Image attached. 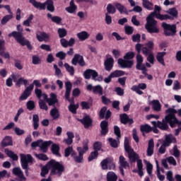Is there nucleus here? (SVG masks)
<instances>
[{
  "instance_id": "f257e3e1",
  "label": "nucleus",
  "mask_w": 181,
  "mask_h": 181,
  "mask_svg": "<svg viewBox=\"0 0 181 181\" xmlns=\"http://www.w3.org/2000/svg\"><path fill=\"white\" fill-rule=\"evenodd\" d=\"M155 17L158 19V13L153 11L146 18L145 29L148 33H159L160 32L159 27H158V21L155 20Z\"/></svg>"
},
{
  "instance_id": "f03ea898",
  "label": "nucleus",
  "mask_w": 181,
  "mask_h": 181,
  "mask_svg": "<svg viewBox=\"0 0 181 181\" xmlns=\"http://www.w3.org/2000/svg\"><path fill=\"white\" fill-rule=\"evenodd\" d=\"M29 2L34 6V8H35V9H38V11H45L46 6L49 12H53L54 11V2H53V0H47L44 3L36 0H29Z\"/></svg>"
},
{
  "instance_id": "7ed1b4c3",
  "label": "nucleus",
  "mask_w": 181,
  "mask_h": 181,
  "mask_svg": "<svg viewBox=\"0 0 181 181\" xmlns=\"http://www.w3.org/2000/svg\"><path fill=\"white\" fill-rule=\"evenodd\" d=\"M83 148L77 147V151L78 152V156H77V152L75 151L72 154V158L76 163H83V156L84 153L88 151V139H85L82 142Z\"/></svg>"
},
{
  "instance_id": "20e7f679",
  "label": "nucleus",
  "mask_w": 181,
  "mask_h": 181,
  "mask_svg": "<svg viewBox=\"0 0 181 181\" xmlns=\"http://www.w3.org/2000/svg\"><path fill=\"white\" fill-rule=\"evenodd\" d=\"M124 146L125 152L128 153L130 163H135V162L139 160V155H138V153L134 151V148L129 146V140L127 137L124 138Z\"/></svg>"
},
{
  "instance_id": "39448f33",
  "label": "nucleus",
  "mask_w": 181,
  "mask_h": 181,
  "mask_svg": "<svg viewBox=\"0 0 181 181\" xmlns=\"http://www.w3.org/2000/svg\"><path fill=\"white\" fill-rule=\"evenodd\" d=\"M48 165L51 167V175H52L60 177L65 170L64 165L56 160H50Z\"/></svg>"
},
{
  "instance_id": "423d86ee",
  "label": "nucleus",
  "mask_w": 181,
  "mask_h": 181,
  "mask_svg": "<svg viewBox=\"0 0 181 181\" xmlns=\"http://www.w3.org/2000/svg\"><path fill=\"white\" fill-rule=\"evenodd\" d=\"M8 37H14L15 40H16V42L19 43V45H21V46H27V48L29 50H32V49H33L32 45L30 44V42L25 39L24 37L22 36V34L19 33L12 32L11 33L8 34Z\"/></svg>"
},
{
  "instance_id": "0eeeda50",
  "label": "nucleus",
  "mask_w": 181,
  "mask_h": 181,
  "mask_svg": "<svg viewBox=\"0 0 181 181\" xmlns=\"http://www.w3.org/2000/svg\"><path fill=\"white\" fill-rule=\"evenodd\" d=\"M163 29V35L166 37L176 36L177 33V28L175 24H168L167 23H163L161 25Z\"/></svg>"
},
{
  "instance_id": "6e6552de",
  "label": "nucleus",
  "mask_w": 181,
  "mask_h": 181,
  "mask_svg": "<svg viewBox=\"0 0 181 181\" xmlns=\"http://www.w3.org/2000/svg\"><path fill=\"white\" fill-rule=\"evenodd\" d=\"M21 163L22 169L25 170V173L28 176V173H29V163H33V157L30 154H21Z\"/></svg>"
},
{
  "instance_id": "1a4fd4ad",
  "label": "nucleus",
  "mask_w": 181,
  "mask_h": 181,
  "mask_svg": "<svg viewBox=\"0 0 181 181\" xmlns=\"http://www.w3.org/2000/svg\"><path fill=\"white\" fill-rule=\"evenodd\" d=\"M127 76L128 74H125V71L121 70H115L112 72L107 78H105L104 81L106 84H110L111 83L112 78H115L117 77H122V76Z\"/></svg>"
},
{
  "instance_id": "9d476101",
  "label": "nucleus",
  "mask_w": 181,
  "mask_h": 181,
  "mask_svg": "<svg viewBox=\"0 0 181 181\" xmlns=\"http://www.w3.org/2000/svg\"><path fill=\"white\" fill-rule=\"evenodd\" d=\"M71 64H73V66L79 64L81 67H84V66H86V61H84V57L82 55L75 54L71 59Z\"/></svg>"
},
{
  "instance_id": "9b49d317",
  "label": "nucleus",
  "mask_w": 181,
  "mask_h": 181,
  "mask_svg": "<svg viewBox=\"0 0 181 181\" xmlns=\"http://www.w3.org/2000/svg\"><path fill=\"white\" fill-rule=\"evenodd\" d=\"M151 124L153 127H158L161 131H168V129H169V124H168V122H166V117L163 119L162 122L153 121L151 122Z\"/></svg>"
},
{
  "instance_id": "f8f14e48",
  "label": "nucleus",
  "mask_w": 181,
  "mask_h": 181,
  "mask_svg": "<svg viewBox=\"0 0 181 181\" xmlns=\"http://www.w3.org/2000/svg\"><path fill=\"white\" fill-rule=\"evenodd\" d=\"M98 76V72L97 71L88 69H86L83 73V77L86 78V80H90L92 77V80H95L97 77Z\"/></svg>"
},
{
  "instance_id": "ddd939ff",
  "label": "nucleus",
  "mask_w": 181,
  "mask_h": 181,
  "mask_svg": "<svg viewBox=\"0 0 181 181\" xmlns=\"http://www.w3.org/2000/svg\"><path fill=\"white\" fill-rule=\"evenodd\" d=\"M117 64L120 67H122V69H132V66H134V61L119 58L117 60Z\"/></svg>"
},
{
  "instance_id": "4468645a",
  "label": "nucleus",
  "mask_w": 181,
  "mask_h": 181,
  "mask_svg": "<svg viewBox=\"0 0 181 181\" xmlns=\"http://www.w3.org/2000/svg\"><path fill=\"white\" fill-rule=\"evenodd\" d=\"M106 106L103 107L99 112V117L100 119H110L111 118L112 112L110 110H107Z\"/></svg>"
},
{
  "instance_id": "2eb2a0df",
  "label": "nucleus",
  "mask_w": 181,
  "mask_h": 181,
  "mask_svg": "<svg viewBox=\"0 0 181 181\" xmlns=\"http://www.w3.org/2000/svg\"><path fill=\"white\" fill-rule=\"evenodd\" d=\"M34 86L33 84H30L29 86H28L23 93L21 94V95L19 98V100L21 101H23L26 100L30 95L32 94V91H33Z\"/></svg>"
},
{
  "instance_id": "dca6fc26",
  "label": "nucleus",
  "mask_w": 181,
  "mask_h": 181,
  "mask_svg": "<svg viewBox=\"0 0 181 181\" xmlns=\"http://www.w3.org/2000/svg\"><path fill=\"white\" fill-rule=\"evenodd\" d=\"M79 122L83 125L86 129H88V128H90V127L93 125V119H91L90 115H86L82 119H79Z\"/></svg>"
},
{
  "instance_id": "f3484780",
  "label": "nucleus",
  "mask_w": 181,
  "mask_h": 181,
  "mask_svg": "<svg viewBox=\"0 0 181 181\" xmlns=\"http://www.w3.org/2000/svg\"><path fill=\"white\" fill-rule=\"evenodd\" d=\"M1 148H6L7 146H13V139L11 136H6L0 143Z\"/></svg>"
},
{
  "instance_id": "a211bd4d",
  "label": "nucleus",
  "mask_w": 181,
  "mask_h": 181,
  "mask_svg": "<svg viewBox=\"0 0 181 181\" xmlns=\"http://www.w3.org/2000/svg\"><path fill=\"white\" fill-rule=\"evenodd\" d=\"M165 121L169 124L170 128L176 127V125L181 127V122L177 119V117H165Z\"/></svg>"
},
{
  "instance_id": "6ab92c4d",
  "label": "nucleus",
  "mask_w": 181,
  "mask_h": 181,
  "mask_svg": "<svg viewBox=\"0 0 181 181\" xmlns=\"http://www.w3.org/2000/svg\"><path fill=\"white\" fill-rule=\"evenodd\" d=\"M87 90L88 91H93V94H98L99 95H103V87L100 85L93 86V85L89 84L87 86Z\"/></svg>"
},
{
  "instance_id": "aec40b11",
  "label": "nucleus",
  "mask_w": 181,
  "mask_h": 181,
  "mask_svg": "<svg viewBox=\"0 0 181 181\" xmlns=\"http://www.w3.org/2000/svg\"><path fill=\"white\" fill-rule=\"evenodd\" d=\"M49 100H47V103L48 104L49 107H56V104L59 103V99H57V95L54 93H51L49 94Z\"/></svg>"
},
{
  "instance_id": "412c9836",
  "label": "nucleus",
  "mask_w": 181,
  "mask_h": 181,
  "mask_svg": "<svg viewBox=\"0 0 181 181\" xmlns=\"http://www.w3.org/2000/svg\"><path fill=\"white\" fill-rule=\"evenodd\" d=\"M119 118L121 124H123L124 125H127V124H129V125H132V124H134V119L129 118L128 115L126 113L121 114L119 115Z\"/></svg>"
},
{
  "instance_id": "4be33fe9",
  "label": "nucleus",
  "mask_w": 181,
  "mask_h": 181,
  "mask_svg": "<svg viewBox=\"0 0 181 181\" xmlns=\"http://www.w3.org/2000/svg\"><path fill=\"white\" fill-rule=\"evenodd\" d=\"M13 173L15 175V176H17L18 179V181H26V177L23 175V172L19 167H16L13 169Z\"/></svg>"
},
{
  "instance_id": "5701e85b",
  "label": "nucleus",
  "mask_w": 181,
  "mask_h": 181,
  "mask_svg": "<svg viewBox=\"0 0 181 181\" xmlns=\"http://www.w3.org/2000/svg\"><path fill=\"white\" fill-rule=\"evenodd\" d=\"M105 70L111 71L114 67V58L112 57H107L104 62Z\"/></svg>"
},
{
  "instance_id": "b1692460",
  "label": "nucleus",
  "mask_w": 181,
  "mask_h": 181,
  "mask_svg": "<svg viewBox=\"0 0 181 181\" xmlns=\"http://www.w3.org/2000/svg\"><path fill=\"white\" fill-rule=\"evenodd\" d=\"M36 38L38 42H49L50 40V35L45 32H41L39 34H36Z\"/></svg>"
},
{
  "instance_id": "393cba45",
  "label": "nucleus",
  "mask_w": 181,
  "mask_h": 181,
  "mask_svg": "<svg viewBox=\"0 0 181 181\" xmlns=\"http://www.w3.org/2000/svg\"><path fill=\"white\" fill-rule=\"evenodd\" d=\"M146 47H144L142 48V53L143 54H147V53H153L152 50H153V46H155V44H153V41H148L146 44Z\"/></svg>"
},
{
  "instance_id": "a878e982",
  "label": "nucleus",
  "mask_w": 181,
  "mask_h": 181,
  "mask_svg": "<svg viewBox=\"0 0 181 181\" xmlns=\"http://www.w3.org/2000/svg\"><path fill=\"white\" fill-rule=\"evenodd\" d=\"M100 128H101V131H100V135L102 136H105V135H107V134H108V122L103 120L100 122Z\"/></svg>"
},
{
  "instance_id": "bb28decb",
  "label": "nucleus",
  "mask_w": 181,
  "mask_h": 181,
  "mask_svg": "<svg viewBox=\"0 0 181 181\" xmlns=\"http://www.w3.org/2000/svg\"><path fill=\"white\" fill-rule=\"evenodd\" d=\"M176 143V138L172 137L170 135H166L165 140L163 142V145L166 147L170 146L171 144Z\"/></svg>"
},
{
  "instance_id": "cd10ccee",
  "label": "nucleus",
  "mask_w": 181,
  "mask_h": 181,
  "mask_svg": "<svg viewBox=\"0 0 181 181\" xmlns=\"http://www.w3.org/2000/svg\"><path fill=\"white\" fill-rule=\"evenodd\" d=\"M140 131L142 133L143 136H145V134L152 132V127L148 124H141L140 126Z\"/></svg>"
},
{
  "instance_id": "c85d7f7f",
  "label": "nucleus",
  "mask_w": 181,
  "mask_h": 181,
  "mask_svg": "<svg viewBox=\"0 0 181 181\" xmlns=\"http://www.w3.org/2000/svg\"><path fill=\"white\" fill-rule=\"evenodd\" d=\"M52 144H53V141H42L40 144V151H42V152H43L44 153H46V152H47V149L49 148V146H50V145H52Z\"/></svg>"
},
{
  "instance_id": "c756f323",
  "label": "nucleus",
  "mask_w": 181,
  "mask_h": 181,
  "mask_svg": "<svg viewBox=\"0 0 181 181\" xmlns=\"http://www.w3.org/2000/svg\"><path fill=\"white\" fill-rule=\"evenodd\" d=\"M165 13H168V15H170L171 18H173V19H177L179 16V11H177L176 7L169 8L168 11H165Z\"/></svg>"
},
{
  "instance_id": "7c9ffc66",
  "label": "nucleus",
  "mask_w": 181,
  "mask_h": 181,
  "mask_svg": "<svg viewBox=\"0 0 181 181\" xmlns=\"http://www.w3.org/2000/svg\"><path fill=\"white\" fill-rule=\"evenodd\" d=\"M76 36L81 42H84V40H87L90 37V34L87 31H82L78 33Z\"/></svg>"
},
{
  "instance_id": "2f4dec72",
  "label": "nucleus",
  "mask_w": 181,
  "mask_h": 181,
  "mask_svg": "<svg viewBox=\"0 0 181 181\" xmlns=\"http://www.w3.org/2000/svg\"><path fill=\"white\" fill-rule=\"evenodd\" d=\"M47 18H48L49 19H51L52 22H54V23H57V25H60V23H62V21H63V19L59 16H53L50 13H48L47 14Z\"/></svg>"
},
{
  "instance_id": "473e14b6",
  "label": "nucleus",
  "mask_w": 181,
  "mask_h": 181,
  "mask_svg": "<svg viewBox=\"0 0 181 181\" xmlns=\"http://www.w3.org/2000/svg\"><path fill=\"white\" fill-rule=\"evenodd\" d=\"M155 146V143L153 139H151L148 141V145L147 148V156H152L153 155V148Z\"/></svg>"
},
{
  "instance_id": "72a5a7b5",
  "label": "nucleus",
  "mask_w": 181,
  "mask_h": 181,
  "mask_svg": "<svg viewBox=\"0 0 181 181\" xmlns=\"http://www.w3.org/2000/svg\"><path fill=\"white\" fill-rule=\"evenodd\" d=\"M65 10L69 13H74V12L77 11V6H76V4H74V0H71L69 3V6L66 7Z\"/></svg>"
},
{
  "instance_id": "f704fd0d",
  "label": "nucleus",
  "mask_w": 181,
  "mask_h": 181,
  "mask_svg": "<svg viewBox=\"0 0 181 181\" xmlns=\"http://www.w3.org/2000/svg\"><path fill=\"white\" fill-rule=\"evenodd\" d=\"M51 151L55 156H61L60 155V146L59 144H52L51 146Z\"/></svg>"
},
{
  "instance_id": "c9c22d12",
  "label": "nucleus",
  "mask_w": 181,
  "mask_h": 181,
  "mask_svg": "<svg viewBox=\"0 0 181 181\" xmlns=\"http://www.w3.org/2000/svg\"><path fill=\"white\" fill-rule=\"evenodd\" d=\"M4 153H6V155H7L8 158H11L12 160H18V159H19V157L17 154L13 153V151L8 150V148L4 149Z\"/></svg>"
},
{
  "instance_id": "e433bc0d",
  "label": "nucleus",
  "mask_w": 181,
  "mask_h": 181,
  "mask_svg": "<svg viewBox=\"0 0 181 181\" xmlns=\"http://www.w3.org/2000/svg\"><path fill=\"white\" fill-rule=\"evenodd\" d=\"M166 56V52H158L156 55V59L160 63V64H162V66H165V59L163 57Z\"/></svg>"
},
{
  "instance_id": "4c0bfd02",
  "label": "nucleus",
  "mask_w": 181,
  "mask_h": 181,
  "mask_svg": "<svg viewBox=\"0 0 181 181\" xmlns=\"http://www.w3.org/2000/svg\"><path fill=\"white\" fill-rule=\"evenodd\" d=\"M50 115L52 119L56 120L60 118V113L59 112V109L57 107H54L50 110Z\"/></svg>"
},
{
  "instance_id": "58836bf2",
  "label": "nucleus",
  "mask_w": 181,
  "mask_h": 181,
  "mask_svg": "<svg viewBox=\"0 0 181 181\" xmlns=\"http://www.w3.org/2000/svg\"><path fill=\"white\" fill-rule=\"evenodd\" d=\"M142 6L145 9H147V11L153 10V4L149 1V0H142Z\"/></svg>"
},
{
  "instance_id": "ea45409f",
  "label": "nucleus",
  "mask_w": 181,
  "mask_h": 181,
  "mask_svg": "<svg viewBox=\"0 0 181 181\" xmlns=\"http://www.w3.org/2000/svg\"><path fill=\"white\" fill-rule=\"evenodd\" d=\"M115 8L119 11V13H125L126 15H128V9L125 8V6L119 3H117L115 4Z\"/></svg>"
},
{
  "instance_id": "a19ab883",
  "label": "nucleus",
  "mask_w": 181,
  "mask_h": 181,
  "mask_svg": "<svg viewBox=\"0 0 181 181\" xmlns=\"http://www.w3.org/2000/svg\"><path fill=\"white\" fill-rule=\"evenodd\" d=\"M119 163L120 166H122V168H123L124 169H127V167L129 166V163H128V161L127 160L125 157H124V156H119Z\"/></svg>"
},
{
  "instance_id": "79ce46f5",
  "label": "nucleus",
  "mask_w": 181,
  "mask_h": 181,
  "mask_svg": "<svg viewBox=\"0 0 181 181\" xmlns=\"http://www.w3.org/2000/svg\"><path fill=\"white\" fill-rule=\"evenodd\" d=\"M107 181H117L118 180V176L115 175V173L110 171L107 173Z\"/></svg>"
},
{
  "instance_id": "37998d69",
  "label": "nucleus",
  "mask_w": 181,
  "mask_h": 181,
  "mask_svg": "<svg viewBox=\"0 0 181 181\" xmlns=\"http://www.w3.org/2000/svg\"><path fill=\"white\" fill-rule=\"evenodd\" d=\"M165 112L168 115H167L165 118H171L173 117H176L175 114H177V110H176L175 109H173L172 107L168 108Z\"/></svg>"
},
{
  "instance_id": "c03bdc74",
  "label": "nucleus",
  "mask_w": 181,
  "mask_h": 181,
  "mask_svg": "<svg viewBox=\"0 0 181 181\" xmlns=\"http://www.w3.org/2000/svg\"><path fill=\"white\" fill-rule=\"evenodd\" d=\"M51 167L50 165H49V162L41 168V173L40 175L42 176V177H45V176H46V175H47V173H49V170H50Z\"/></svg>"
},
{
  "instance_id": "a18cd8bd",
  "label": "nucleus",
  "mask_w": 181,
  "mask_h": 181,
  "mask_svg": "<svg viewBox=\"0 0 181 181\" xmlns=\"http://www.w3.org/2000/svg\"><path fill=\"white\" fill-rule=\"evenodd\" d=\"M76 151L74 149H73V146H68L67 148H65L64 150V156L65 158H69V156H71L73 158V153H75Z\"/></svg>"
},
{
  "instance_id": "49530a36",
  "label": "nucleus",
  "mask_w": 181,
  "mask_h": 181,
  "mask_svg": "<svg viewBox=\"0 0 181 181\" xmlns=\"http://www.w3.org/2000/svg\"><path fill=\"white\" fill-rule=\"evenodd\" d=\"M157 19H160V21H173V17L168 15V14H160V13H158Z\"/></svg>"
},
{
  "instance_id": "de8ad7c7",
  "label": "nucleus",
  "mask_w": 181,
  "mask_h": 181,
  "mask_svg": "<svg viewBox=\"0 0 181 181\" xmlns=\"http://www.w3.org/2000/svg\"><path fill=\"white\" fill-rule=\"evenodd\" d=\"M152 104H153V109L154 110V111H160L162 108V105H160V102H159V100H153L152 101Z\"/></svg>"
},
{
  "instance_id": "09e8293b",
  "label": "nucleus",
  "mask_w": 181,
  "mask_h": 181,
  "mask_svg": "<svg viewBox=\"0 0 181 181\" xmlns=\"http://www.w3.org/2000/svg\"><path fill=\"white\" fill-rule=\"evenodd\" d=\"M78 107H80L78 103H77L76 105L70 104L68 107L69 111H70V112H71L72 114H77V110H78Z\"/></svg>"
},
{
  "instance_id": "8fccbe9b",
  "label": "nucleus",
  "mask_w": 181,
  "mask_h": 181,
  "mask_svg": "<svg viewBox=\"0 0 181 181\" xmlns=\"http://www.w3.org/2000/svg\"><path fill=\"white\" fill-rule=\"evenodd\" d=\"M33 128L37 129L39 128V115H33Z\"/></svg>"
},
{
  "instance_id": "3c124183",
  "label": "nucleus",
  "mask_w": 181,
  "mask_h": 181,
  "mask_svg": "<svg viewBox=\"0 0 181 181\" xmlns=\"http://www.w3.org/2000/svg\"><path fill=\"white\" fill-rule=\"evenodd\" d=\"M98 158V151L94 150L93 151L90 152L88 160V162H91L92 160H94V159H97Z\"/></svg>"
},
{
  "instance_id": "603ef678",
  "label": "nucleus",
  "mask_w": 181,
  "mask_h": 181,
  "mask_svg": "<svg viewBox=\"0 0 181 181\" xmlns=\"http://www.w3.org/2000/svg\"><path fill=\"white\" fill-rule=\"evenodd\" d=\"M93 151H97L98 152L99 151H103V142L95 141L93 144Z\"/></svg>"
},
{
  "instance_id": "864d4df0",
  "label": "nucleus",
  "mask_w": 181,
  "mask_h": 181,
  "mask_svg": "<svg viewBox=\"0 0 181 181\" xmlns=\"http://www.w3.org/2000/svg\"><path fill=\"white\" fill-rule=\"evenodd\" d=\"M23 84L25 86H28V80L25 79L24 78L21 77L18 79L16 83V87H21Z\"/></svg>"
},
{
  "instance_id": "5fc2aeb1",
  "label": "nucleus",
  "mask_w": 181,
  "mask_h": 181,
  "mask_svg": "<svg viewBox=\"0 0 181 181\" xmlns=\"http://www.w3.org/2000/svg\"><path fill=\"white\" fill-rule=\"evenodd\" d=\"M144 54L145 56H148L147 60L151 64H153V63H155V55L153 54V52H148L147 54Z\"/></svg>"
},
{
  "instance_id": "6e6d98bb",
  "label": "nucleus",
  "mask_w": 181,
  "mask_h": 181,
  "mask_svg": "<svg viewBox=\"0 0 181 181\" xmlns=\"http://www.w3.org/2000/svg\"><path fill=\"white\" fill-rule=\"evenodd\" d=\"M66 71L69 73L70 76H74V66H70L69 64L65 63L64 64Z\"/></svg>"
},
{
  "instance_id": "4d7b16f0",
  "label": "nucleus",
  "mask_w": 181,
  "mask_h": 181,
  "mask_svg": "<svg viewBox=\"0 0 181 181\" xmlns=\"http://www.w3.org/2000/svg\"><path fill=\"white\" fill-rule=\"evenodd\" d=\"M38 105L40 110H44L45 111H47V110H49V107L46 104V102H44V100L42 99H40Z\"/></svg>"
},
{
  "instance_id": "13d9d810",
  "label": "nucleus",
  "mask_w": 181,
  "mask_h": 181,
  "mask_svg": "<svg viewBox=\"0 0 181 181\" xmlns=\"http://www.w3.org/2000/svg\"><path fill=\"white\" fill-rule=\"evenodd\" d=\"M57 32L59 37L61 39H63V37H66V36H67V30H65V28H59Z\"/></svg>"
},
{
  "instance_id": "bf43d9fd",
  "label": "nucleus",
  "mask_w": 181,
  "mask_h": 181,
  "mask_svg": "<svg viewBox=\"0 0 181 181\" xmlns=\"http://www.w3.org/2000/svg\"><path fill=\"white\" fill-rule=\"evenodd\" d=\"M12 18H13L12 14L6 15V16L3 17L1 21V25H6V23H8V22H9L10 19H12Z\"/></svg>"
},
{
  "instance_id": "052dcab7",
  "label": "nucleus",
  "mask_w": 181,
  "mask_h": 181,
  "mask_svg": "<svg viewBox=\"0 0 181 181\" xmlns=\"http://www.w3.org/2000/svg\"><path fill=\"white\" fill-rule=\"evenodd\" d=\"M26 107H27V110H28L29 111H33V110H35L36 107L35 105V101L29 100L26 103Z\"/></svg>"
},
{
  "instance_id": "680f3d73",
  "label": "nucleus",
  "mask_w": 181,
  "mask_h": 181,
  "mask_svg": "<svg viewBox=\"0 0 181 181\" xmlns=\"http://www.w3.org/2000/svg\"><path fill=\"white\" fill-rule=\"evenodd\" d=\"M14 67L18 69V70H22L23 69V65H22V61L19 59H14Z\"/></svg>"
},
{
  "instance_id": "e2e57ef3",
  "label": "nucleus",
  "mask_w": 181,
  "mask_h": 181,
  "mask_svg": "<svg viewBox=\"0 0 181 181\" xmlns=\"http://www.w3.org/2000/svg\"><path fill=\"white\" fill-rule=\"evenodd\" d=\"M135 57V53L134 52H129L124 56V60H132Z\"/></svg>"
},
{
  "instance_id": "0e129e2a",
  "label": "nucleus",
  "mask_w": 181,
  "mask_h": 181,
  "mask_svg": "<svg viewBox=\"0 0 181 181\" xmlns=\"http://www.w3.org/2000/svg\"><path fill=\"white\" fill-rule=\"evenodd\" d=\"M107 13H112V14H114L115 13V12H117L115 7L112 6V4H107Z\"/></svg>"
},
{
  "instance_id": "69168bd1",
  "label": "nucleus",
  "mask_w": 181,
  "mask_h": 181,
  "mask_svg": "<svg viewBox=\"0 0 181 181\" xmlns=\"http://www.w3.org/2000/svg\"><path fill=\"white\" fill-rule=\"evenodd\" d=\"M124 32L126 35H132V33H134V28L130 25H126L124 27Z\"/></svg>"
},
{
  "instance_id": "338daca9",
  "label": "nucleus",
  "mask_w": 181,
  "mask_h": 181,
  "mask_svg": "<svg viewBox=\"0 0 181 181\" xmlns=\"http://www.w3.org/2000/svg\"><path fill=\"white\" fill-rule=\"evenodd\" d=\"M100 165L103 170H107V169H108V158H105L102 160Z\"/></svg>"
},
{
  "instance_id": "774afa93",
  "label": "nucleus",
  "mask_w": 181,
  "mask_h": 181,
  "mask_svg": "<svg viewBox=\"0 0 181 181\" xmlns=\"http://www.w3.org/2000/svg\"><path fill=\"white\" fill-rule=\"evenodd\" d=\"M81 106L82 107V110H90V103L86 101H82L81 103Z\"/></svg>"
}]
</instances>
